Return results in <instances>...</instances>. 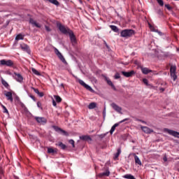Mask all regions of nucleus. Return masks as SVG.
<instances>
[{"label": "nucleus", "instance_id": "nucleus-1", "mask_svg": "<svg viewBox=\"0 0 179 179\" xmlns=\"http://www.w3.org/2000/svg\"><path fill=\"white\" fill-rule=\"evenodd\" d=\"M56 27L62 34L69 36L71 44H77L78 41L76 40V36L73 33V30L69 29L68 27H65V25L62 24V23L59 22H56Z\"/></svg>", "mask_w": 179, "mask_h": 179}, {"label": "nucleus", "instance_id": "nucleus-2", "mask_svg": "<svg viewBox=\"0 0 179 179\" xmlns=\"http://www.w3.org/2000/svg\"><path fill=\"white\" fill-rule=\"evenodd\" d=\"M136 31L132 29H124L120 31V37L122 38H129L135 36Z\"/></svg>", "mask_w": 179, "mask_h": 179}, {"label": "nucleus", "instance_id": "nucleus-3", "mask_svg": "<svg viewBox=\"0 0 179 179\" xmlns=\"http://www.w3.org/2000/svg\"><path fill=\"white\" fill-rule=\"evenodd\" d=\"M170 73H171V78H173V82H176L177 80V66L176 64L171 65L170 68Z\"/></svg>", "mask_w": 179, "mask_h": 179}, {"label": "nucleus", "instance_id": "nucleus-4", "mask_svg": "<svg viewBox=\"0 0 179 179\" xmlns=\"http://www.w3.org/2000/svg\"><path fill=\"white\" fill-rule=\"evenodd\" d=\"M54 50H55V53L58 57L59 59H60V61L63 64H64V65H68V62H66L62 53H61V52H59V50L57 48H54Z\"/></svg>", "mask_w": 179, "mask_h": 179}, {"label": "nucleus", "instance_id": "nucleus-5", "mask_svg": "<svg viewBox=\"0 0 179 179\" xmlns=\"http://www.w3.org/2000/svg\"><path fill=\"white\" fill-rule=\"evenodd\" d=\"M0 65L1 66H8V68H12V66H13L14 64H13V61L10 60V59H1L0 60Z\"/></svg>", "mask_w": 179, "mask_h": 179}, {"label": "nucleus", "instance_id": "nucleus-6", "mask_svg": "<svg viewBox=\"0 0 179 179\" xmlns=\"http://www.w3.org/2000/svg\"><path fill=\"white\" fill-rule=\"evenodd\" d=\"M78 83H80V85L83 86V87H85V89L88 90V92H90L91 93L96 92V91H94V90H93V88L90 85L85 83V81H83V80H78Z\"/></svg>", "mask_w": 179, "mask_h": 179}, {"label": "nucleus", "instance_id": "nucleus-7", "mask_svg": "<svg viewBox=\"0 0 179 179\" xmlns=\"http://www.w3.org/2000/svg\"><path fill=\"white\" fill-rule=\"evenodd\" d=\"M52 128L55 131V132H57V134H61V135H63L64 136H69V133L61 129V127L58 126H52Z\"/></svg>", "mask_w": 179, "mask_h": 179}, {"label": "nucleus", "instance_id": "nucleus-8", "mask_svg": "<svg viewBox=\"0 0 179 179\" xmlns=\"http://www.w3.org/2000/svg\"><path fill=\"white\" fill-rule=\"evenodd\" d=\"M122 75H123V76H124V78H132V76H134V75L136 74V71L131 70V71H121Z\"/></svg>", "mask_w": 179, "mask_h": 179}, {"label": "nucleus", "instance_id": "nucleus-9", "mask_svg": "<svg viewBox=\"0 0 179 179\" xmlns=\"http://www.w3.org/2000/svg\"><path fill=\"white\" fill-rule=\"evenodd\" d=\"M164 131L166 132V134H169V135H171L172 136H174L175 138H179V132L178 131H176L173 129H168V128H165Z\"/></svg>", "mask_w": 179, "mask_h": 179}, {"label": "nucleus", "instance_id": "nucleus-10", "mask_svg": "<svg viewBox=\"0 0 179 179\" xmlns=\"http://www.w3.org/2000/svg\"><path fill=\"white\" fill-rule=\"evenodd\" d=\"M34 118L38 124H41V125H45L47 124V119L44 117L35 116Z\"/></svg>", "mask_w": 179, "mask_h": 179}, {"label": "nucleus", "instance_id": "nucleus-11", "mask_svg": "<svg viewBox=\"0 0 179 179\" xmlns=\"http://www.w3.org/2000/svg\"><path fill=\"white\" fill-rule=\"evenodd\" d=\"M20 47L21 50H22V51H24L25 52H27V54H29V55L31 54V50H30V47L29 46V45L23 43L20 44Z\"/></svg>", "mask_w": 179, "mask_h": 179}, {"label": "nucleus", "instance_id": "nucleus-12", "mask_svg": "<svg viewBox=\"0 0 179 179\" xmlns=\"http://www.w3.org/2000/svg\"><path fill=\"white\" fill-rule=\"evenodd\" d=\"M103 78L106 82L107 83V85H108V86H110L113 90H114L115 92H117V87H115V85H114V83H113V81H111V80H110V78H108V77L106 76H104Z\"/></svg>", "mask_w": 179, "mask_h": 179}, {"label": "nucleus", "instance_id": "nucleus-13", "mask_svg": "<svg viewBox=\"0 0 179 179\" xmlns=\"http://www.w3.org/2000/svg\"><path fill=\"white\" fill-rule=\"evenodd\" d=\"M110 106H111L113 110H115V111H116L117 113H119V114H122V108H121V106L117 105V103H115L114 102L110 104Z\"/></svg>", "mask_w": 179, "mask_h": 179}, {"label": "nucleus", "instance_id": "nucleus-14", "mask_svg": "<svg viewBox=\"0 0 179 179\" xmlns=\"http://www.w3.org/2000/svg\"><path fill=\"white\" fill-rule=\"evenodd\" d=\"M79 138H80V141H83V142H92V141H93L92 137H90V136H89V135L80 136Z\"/></svg>", "mask_w": 179, "mask_h": 179}, {"label": "nucleus", "instance_id": "nucleus-15", "mask_svg": "<svg viewBox=\"0 0 179 179\" xmlns=\"http://www.w3.org/2000/svg\"><path fill=\"white\" fill-rule=\"evenodd\" d=\"M15 100L17 101L22 108H24V111H27V108L26 107V105H24V103H23L22 101H20V98L19 97V96L16 95L15 97Z\"/></svg>", "mask_w": 179, "mask_h": 179}, {"label": "nucleus", "instance_id": "nucleus-16", "mask_svg": "<svg viewBox=\"0 0 179 179\" xmlns=\"http://www.w3.org/2000/svg\"><path fill=\"white\" fill-rule=\"evenodd\" d=\"M4 96H6L7 100H9L10 103H13V96L12 95V92L9 91H5Z\"/></svg>", "mask_w": 179, "mask_h": 179}, {"label": "nucleus", "instance_id": "nucleus-17", "mask_svg": "<svg viewBox=\"0 0 179 179\" xmlns=\"http://www.w3.org/2000/svg\"><path fill=\"white\" fill-rule=\"evenodd\" d=\"M29 23L31 24H33V26H34L35 27H37L38 29H41V24L37 22V21L34 20L33 18H29Z\"/></svg>", "mask_w": 179, "mask_h": 179}, {"label": "nucleus", "instance_id": "nucleus-18", "mask_svg": "<svg viewBox=\"0 0 179 179\" xmlns=\"http://www.w3.org/2000/svg\"><path fill=\"white\" fill-rule=\"evenodd\" d=\"M14 75L15 76H17V78H15V80L17 82H19V83H22V82H23V76H22V74H20V73H14Z\"/></svg>", "mask_w": 179, "mask_h": 179}, {"label": "nucleus", "instance_id": "nucleus-19", "mask_svg": "<svg viewBox=\"0 0 179 179\" xmlns=\"http://www.w3.org/2000/svg\"><path fill=\"white\" fill-rule=\"evenodd\" d=\"M47 152L49 155H57L58 153L57 148H53L52 147H48Z\"/></svg>", "mask_w": 179, "mask_h": 179}, {"label": "nucleus", "instance_id": "nucleus-20", "mask_svg": "<svg viewBox=\"0 0 179 179\" xmlns=\"http://www.w3.org/2000/svg\"><path fill=\"white\" fill-rule=\"evenodd\" d=\"M141 129H142V131H143V132L145 134H152V132H153V129H152L146 126H142Z\"/></svg>", "mask_w": 179, "mask_h": 179}, {"label": "nucleus", "instance_id": "nucleus-21", "mask_svg": "<svg viewBox=\"0 0 179 179\" xmlns=\"http://www.w3.org/2000/svg\"><path fill=\"white\" fill-rule=\"evenodd\" d=\"M141 72L143 75H148V73L153 72V71L149 69L148 67H141Z\"/></svg>", "mask_w": 179, "mask_h": 179}, {"label": "nucleus", "instance_id": "nucleus-22", "mask_svg": "<svg viewBox=\"0 0 179 179\" xmlns=\"http://www.w3.org/2000/svg\"><path fill=\"white\" fill-rule=\"evenodd\" d=\"M110 174V170L106 169V171L100 173L99 177H109Z\"/></svg>", "mask_w": 179, "mask_h": 179}, {"label": "nucleus", "instance_id": "nucleus-23", "mask_svg": "<svg viewBox=\"0 0 179 179\" xmlns=\"http://www.w3.org/2000/svg\"><path fill=\"white\" fill-rule=\"evenodd\" d=\"M121 148H117V152L114 154V160L118 159V157H120V155H121Z\"/></svg>", "mask_w": 179, "mask_h": 179}, {"label": "nucleus", "instance_id": "nucleus-24", "mask_svg": "<svg viewBox=\"0 0 179 179\" xmlns=\"http://www.w3.org/2000/svg\"><path fill=\"white\" fill-rule=\"evenodd\" d=\"M134 161L136 164H138V166H142V162L141 161V159H139V157L136 155V154H134Z\"/></svg>", "mask_w": 179, "mask_h": 179}, {"label": "nucleus", "instance_id": "nucleus-25", "mask_svg": "<svg viewBox=\"0 0 179 179\" xmlns=\"http://www.w3.org/2000/svg\"><path fill=\"white\" fill-rule=\"evenodd\" d=\"M164 58H173V54L170 52H162Z\"/></svg>", "mask_w": 179, "mask_h": 179}, {"label": "nucleus", "instance_id": "nucleus-26", "mask_svg": "<svg viewBox=\"0 0 179 179\" xmlns=\"http://www.w3.org/2000/svg\"><path fill=\"white\" fill-rule=\"evenodd\" d=\"M24 35L22 34H18L15 36V41H20V40H24Z\"/></svg>", "mask_w": 179, "mask_h": 179}, {"label": "nucleus", "instance_id": "nucleus-27", "mask_svg": "<svg viewBox=\"0 0 179 179\" xmlns=\"http://www.w3.org/2000/svg\"><path fill=\"white\" fill-rule=\"evenodd\" d=\"M96 107H97V103L96 102H91L88 105L89 110H94V108H96Z\"/></svg>", "mask_w": 179, "mask_h": 179}, {"label": "nucleus", "instance_id": "nucleus-28", "mask_svg": "<svg viewBox=\"0 0 179 179\" xmlns=\"http://www.w3.org/2000/svg\"><path fill=\"white\" fill-rule=\"evenodd\" d=\"M56 146H59V148H61V149H62V150H65V149H66L68 148V146H66V145L64 144V143H62V141L59 142L58 144H56Z\"/></svg>", "mask_w": 179, "mask_h": 179}, {"label": "nucleus", "instance_id": "nucleus-29", "mask_svg": "<svg viewBox=\"0 0 179 179\" xmlns=\"http://www.w3.org/2000/svg\"><path fill=\"white\" fill-rule=\"evenodd\" d=\"M48 2H50V3H52V5H55V6H59V1L57 0H45Z\"/></svg>", "mask_w": 179, "mask_h": 179}, {"label": "nucleus", "instance_id": "nucleus-30", "mask_svg": "<svg viewBox=\"0 0 179 179\" xmlns=\"http://www.w3.org/2000/svg\"><path fill=\"white\" fill-rule=\"evenodd\" d=\"M126 121H129V118H125L115 124H113V126L117 128V127H120V124H122V122H126Z\"/></svg>", "mask_w": 179, "mask_h": 179}, {"label": "nucleus", "instance_id": "nucleus-31", "mask_svg": "<svg viewBox=\"0 0 179 179\" xmlns=\"http://www.w3.org/2000/svg\"><path fill=\"white\" fill-rule=\"evenodd\" d=\"M109 27H110L111 30L115 33H118V31H120V29L115 25H110Z\"/></svg>", "mask_w": 179, "mask_h": 179}, {"label": "nucleus", "instance_id": "nucleus-32", "mask_svg": "<svg viewBox=\"0 0 179 179\" xmlns=\"http://www.w3.org/2000/svg\"><path fill=\"white\" fill-rule=\"evenodd\" d=\"M123 178H126V179H136V178H135V176L131 173H127L126 175H124L123 176Z\"/></svg>", "mask_w": 179, "mask_h": 179}, {"label": "nucleus", "instance_id": "nucleus-33", "mask_svg": "<svg viewBox=\"0 0 179 179\" xmlns=\"http://www.w3.org/2000/svg\"><path fill=\"white\" fill-rule=\"evenodd\" d=\"M1 85H3L6 89H8L9 87V83H8V82H6L3 78H1Z\"/></svg>", "mask_w": 179, "mask_h": 179}, {"label": "nucleus", "instance_id": "nucleus-34", "mask_svg": "<svg viewBox=\"0 0 179 179\" xmlns=\"http://www.w3.org/2000/svg\"><path fill=\"white\" fill-rule=\"evenodd\" d=\"M54 97L56 103H61V101H62V98H61L59 95H55Z\"/></svg>", "mask_w": 179, "mask_h": 179}, {"label": "nucleus", "instance_id": "nucleus-35", "mask_svg": "<svg viewBox=\"0 0 179 179\" xmlns=\"http://www.w3.org/2000/svg\"><path fill=\"white\" fill-rule=\"evenodd\" d=\"M31 71H32V73H34V75H36V76H41V73H40L39 71H37V69L32 68Z\"/></svg>", "mask_w": 179, "mask_h": 179}, {"label": "nucleus", "instance_id": "nucleus-36", "mask_svg": "<svg viewBox=\"0 0 179 179\" xmlns=\"http://www.w3.org/2000/svg\"><path fill=\"white\" fill-rule=\"evenodd\" d=\"M152 31H154L155 33H157V34H159V36H164V33L162 32L161 31H159V29L153 28Z\"/></svg>", "mask_w": 179, "mask_h": 179}, {"label": "nucleus", "instance_id": "nucleus-37", "mask_svg": "<svg viewBox=\"0 0 179 179\" xmlns=\"http://www.w3.org/2000/svg\"><path fill=\"white\" fill-rule=\"evenodd\" d=\"M1 108H3V113L9 115V110H8V108H6L3 105H1Z\"/></svg>", "mask_w": 179, "mask_h": 179}, {"label": "nucleus", "instance_id": "nucleus-38", "mask_svg": "<svg viewBox=\"0 0 179 179\" xmlns=\"http://www.w3.org/2000/svg\"><path fill=\"white\" fill-rule=\"evenodd\" d=\"M164 6L169 12H173V7L170 4H165Z\"/></svg>", "mask_w": 179, "mask_h": 179}, {"label": "nucleus", "instance_id": "nucleus-39", "mask_svg": "<svg viewBox=\"0 0 179 179\" xmlns=\"http://www.w3.org/2000/svg\"><path fill=\"white\" fill-rule=\"evenodd\" d=\"M108 134V132H106L104 134H98L97 136H99V138H100V139H103V138H106V136H107Z\"/></svg>", "mask_w": 179, "mask_h": 179}, {"label": "nucleus", "instance_id": "nucleus-40", "mask_svg": "<svg viewBox=\"0 0 179 179\" xmlns=\"http://www.w3.org/2000/svg\"><path fill=\"white\" fill-rule=\"evenodd\" d=\"M157 13L159 16H164V13H163V11L160 8L157 10Z\"/></svg>", "mask_w": 179, "mask_h": 179}, {"label": "nucleus", "instance_id": "nucleus-41", "mask_svg": "<svg viewBox=\"0 0 179 179\" xmlns=\"http://www.w3.org/2000/svg\"><path fill=\"white\" fill-rule=\"evenodd\" d=\"M157 2L159 6H164V1L163 0H157Z\"/></svg>", "mask_w": 179, "mask_h": 179}, {"label": "nucleus", "instance_id": "nucleus-42", "mask_svg": "<svg viewBox=\"0 0 179 179\" xmlns=\"http://www.w3.org/2000/svg\"><path fill=\"white\" fill-rule=\"evenodd\" d=\"M90 79L91 80V82H94V83H97V78L94 76L90 77Z\"/></svg>", "mask_w": 179, "mask_h": 179}, {"label": "nucleus", "instance_id": "nucleus-43", "mask_svg": "<svg viewBox=\"0 0 179 179\" xmlns=\"http://www.w3.org/2000/svg\"><path fill=\"white\" fill-rule=\"evenodd\" d=\"M102 114H103V121H105L106 120V105L104 106Z\"/></svg>", "mask_w": 179, "mask_h": 179}, {"label": "nucleus", "instance_id": "nucleus-44", "mask_svg": "<svg viewBox=\"0 0 179 179\" xmlns=\"http://www.w3.org/2000/svg\"><path fill=\"white\" fill-rule=\"evenodd\" d=\"M143 83L144 85H145L146 86H149V80H148L147 78H143Z\"/></svg>", "mask_w": 179, "mask_h": 179}, {"label": "nucleus", "instance_id": "nucleus-45", "mask_svg": "<svg viewBox=\"0 0 179 179\" xmlns=\"http://www.w3.org/2000/svg\"><path fill=\"white\" fill-rule=\"evenodd\" d=\"M69 143L71 145L72 148H75V141H73V139H70Z\"/></svg>", "mask_w": 179, "mask_h": 179}, {"label": "nucleus", "instance_id": "nucleus-46", "mask_svg": "<svg viewBox=\"0 0 179 179\" xmlns=\"http://www.w3.org/2000/svg\"><path fill=\"white\" fill-rule=\"evenodd\" d=\"M115 127H114L113 125L112 126V127L110 128V130L109 131V133L110 134V135H113V134H114V131H115Z\"/></svg>", "mask_w": 179, "mask_h": 179}, {"label": "nucleus", "instance_id": "nucleus-47", "mask_svg": "<svg viewBox=\"0 0 179 179\" xmlns=\"http://www.w3.org/2000/svg\"><path fill=\"white\" fill-rule=\"evenodd\" d=\"M103 44L105 45V47H106V48L108 51H110V50H111V48H110V45H108V44L107 43V42L106 41H103Z\"/></svg>", "mask_w": 179, "mask_h": 179}, {"label": "nucleus", "instance_id": "nucleus-48", "mask_svg": "<svg viewBox=\"0 0 179 179\" xmlns=\"http://www.w3.org/2000/svg\"><path fill=\"white\" fill-rule=\"evenodd\" d=\"M31 89L32 90H34V92L36 94H38V93L40 92V91L38 90V89L35 88L34 87H31Z\"/></svg>", "mask_w": 179, "mask_h": 179}, {"label": "nucleus", "instance_id": "nucleus-49", "mask_svg": "<svg viewBox=\"0 0 179 179\" xmlns=\"http://www.w3.org/2000/svg\"><path fill=\"white\" fill-rule=\"evenodd\" d=\"M121 78V76L120 75V73H116L114 76V79H120Z\"/></svg>", "mask_w": 179, "mask_h": 179}, {"label": "nucleus", "instance_id": "nucleus-50", "mask_svg": "<svg viewBox=\"0 0 179 179\" xmlns=\"http://www.w3.org/2000/svg\"><path fill=\"white\" fill-rule=\"evenodd\" d=\"M36 106L38 108H41V110H43V107H41V102L38 101Z\"/></svg>", "mask_w": 179, "mask_h": 179}, {"label": "nucleus", "instance_id": "nucleus-51", "mask_svg": "<svg viewBox=\"0 0 179 179\" xmlns=\"http://www.w3.org/2000/svg\"><path fill=\"white\" fill-rule=\"evenodd\" d=\"M29 97H30V99H31V100H33V101H36V97H34V96L31 95V94H29Z\"/></svg>", "mask_w": 179, "mask_h": 179}, {"label": "nucleus", "instance_id": "nucleus-52", "mask_svg": "<svg viewBox=\"0 0 179 179\" xmlns=\"http://www.w3.org/2000/svg\"><path fill=\"white\" fill-rule=\"evenodd\" d=\"M73 78H75V79L77 80V82L79 83V80H82L80 78H78V76H75L73 73H71Z\"/></svg>", "mask_w": 179, "mask_h": 179}, {"label": "nucleus", "instance_id": "nucleus-53", "mask_svg": "<svg viewBox=\"0 0 179 179\" xmlns=\"http://www.w3.org/2000/svg\"><path fill=\"white\" fill-rule=\"evenodd\" d=\"M45 29L46 31H48V32L51 31V28L50 27H48V25H45Z\"/></svg>", "mask_w": 179, "mask_h": 179}, {"label": "nucleus", "instance_id": "nucleus-54", "mask_svg": "<svg viewBox=\"0 0 179 179\" xmlns=\"http://www.w3.org/2000/svg\"><path fill=\"white\" fill-rule=\"evenodd\" d=\"M129 136V134H127H127H124L123 136H122V138L123 141H127V138H128Z\"/></svg>", "mask_w": 179, "mask_h": 179}, {"label": "nucleus", "instance_id": "nucleus-55", "mask_svg": "<svg viewBox=\"0 0 179 179\" xmlns=\"http://www.w3.org/2000/svg\"><path fill=\"white\" fill-rule=\"evenodd\" d=\"M37 94L39 97H44V92H39Z\"/></svg>", "mask_w": 179, "mask_h": 179}, {"label": "nucleus", "instance_id": "nucleus-56", "mask_svg": "<svg viewBox=\"0 0 179 179\" xmlns=\"http://www.w3.org/2000/svg\"><path fill=\"white\" fill-rule=\"evenodd\" d=\"M52 103L53 107H57V101L52 99Z\"/></svg>", "mask_w": 179, "mask_h": 179}, {"label": "nucleus", "instance_id": "nucleus-57", "mask_svg": "<svg viewBox=\"0 0 179 179\" xmlns=\"http://www.w3.org/2000/svg\"><path fill=\"white\" fill-rule=\"evenodd\" d=\"M3 176V170L2 169H0V178H2Z\"/></svg>", "mask_w": 179, "mask_h": 179}, {"label": "nucleus", "instance_id": "nucleus-58", "mask_svg": "<svg viewBox=\"0 0 179 179\" xmlns=\"http://www.w3.org/2000/svg\"><path fill=\"white\" fill-rule=\"evenodd\" d=\"M33 179H41V176L40 174L36 175V178L33 177Z\"/></svg>", "mask_w": 179, "mask_h": 179}, {"label": "nucleus", "instance_id": "nucleus-59", "mask_svg": "<svg viewBox=\"0 0 179 179\" xmlns=\"http://www.w3.org/2000/svg\"><path fill=\"white\" fill-rule=\"evenodd\" d=\"M24 92H26V93H27V94L29 96V94H30V93L29 92V90H27V89H26V86H24Z\"/></svg>", "mask_w": 179, "mask_h": 179}, {"label": "nucleus", "instance_id": "nucleus-60", "mask_svg": "<svg viewBox=\"0 0 179 179\" xmlns=\"http://www.w3.org/2000/svg\"><path fill=\"white\" fill-rule=\"evenodd\" d=\"M138 121H139L140 122H142L143 124H146V122L145 120L138 119Z\"/></svg>", "mask_w": 179, "mask_h": 179}, {"label": "nucleus", "instance_id": "nucleus-61", "mask_svg": "<svg viewBox=\"0 0 179 179\" xmlns=\"http://www.w3.org/2000/svg\"><path fill=\"white\" fill-rule=\"evenodd\" d=\"M163 38L169 41V36H166V34H164Z\"/></svg>", "mask_w": 179, "mask_h": 179}, {"label": "nucleus", "instance_id": "nucleus-62", "mask_svg": "<svg viewBox=\"0 0 179 179\" xmlns=\"http://www.w3.org/2000/svg\"><path fill=\"white\" fill-rule=\"evenodd\" d=\"M159 90H160V92H164V90H166V89H164V87H159Z\"/></svg>", "mask_w": 179, "mask_h": 179}, {"label": "nucleus", "instance_id": "nucleus-63", "mask_svg": "<svg viewBox=\"0 0 179 179\" xmlns=\"http://www.w3.org/2000/svg\"><path fill=\"white\" fill-rule=\"evenodd\" d=\"M59 87H63V89H65V87L64 86V83L60 84Z\"/></svg>", "mask_w": 179, "mask_h": 179}, {"label": "nucleus", "instance_id": "nucleus-64", "mask_svg": "<svg viewBox=\"0 0 179 179\" xmlns=\"http://www.w3.org/2000/svg\"><path fill=\"white\" fill-rule=\"evenodd\" d=\"M163 160L164 162H167V157H164Z\"/></svg>", "mask_w": 179, "mask_h": 179}]
</instances>
